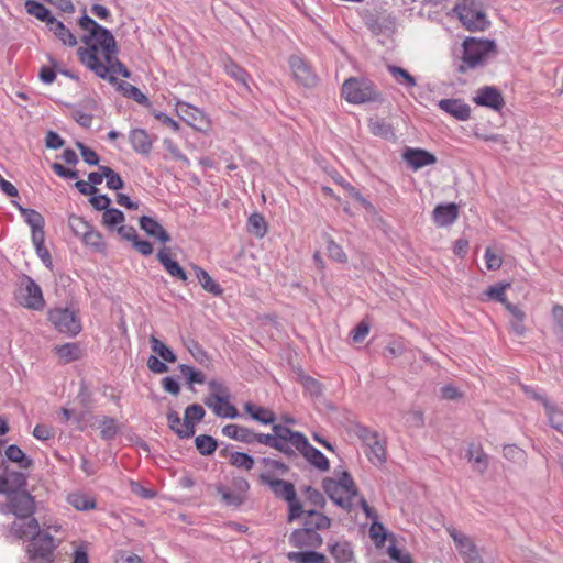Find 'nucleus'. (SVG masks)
<instances>
[{
	"mask_svg": "<svg viewBox=\"0 0 563 563\" xmlns=\"http://www.w3.org/2000/svg\"><path fill=\"white\" fill-rule=\"evenodd\" d=\"M462 46V64L457 67V71L461 74H465L470 69L484 66L487 63L489 55L497 53L496 43L492 40L466 37Z\"/></svg>",
	"mask_w": 563,
	"mask_h": 563,
	"instance_id": "1",
	"label": "nucleus"
},
{
	"mask_svg": "<svg viewBox=\"0 0 563 563\" xmlns=\"http://www.w3.org/2000/svg\"><path fill=\"white\" fill-rule=\"evenodd\" d=\"M258 479L271 488L276 498L287 501L289 508L288 522L298 520L301 517L303 505L297 499L296 488L291 482L274 478L268 473H261Z\"/></svg>",
	"mask_w": 563,
	"mask_h": 563,
	"instance_id": "2",
	"label": "nucleus"
},
{
	"mask_svg": "<svg viewBox=\"0 0 563 563\" xmlns=\"http://www.w3.org/2000/svg\"><path fill=\"white\" fill-rule=\"evenodd\" d=\"M342 95L350 103L382 102L383 97L376 85L366 78L351 77L342 85Z\"/></svg>",
	"mask_w": 563,
	"mask_h": 563,
	"instance_id": "3",
	"label": "nucleus"
},
{
	"mask_svg": "<svg viewBox=\"0 0 563 563\" xmlns=\"http://www.w3.org/2000/svg\"><path fill=\"white\" fill-rule=\"evenodd\" d=\"M273 433H256L252 432V444L257 442L261 444H265L269 448H273L287 457H296V451L290 446L295 430L288 428L287 426L273 423L272 424Z\"/></svg>",
	"mask_w": 563,
	"mask_h": 563,
	"instance_id": "4",
	"label": "nucleus"
},
{
	"mask_svg": "<svg viewBox=\"0 0 563 563\" xmlns=\"http://www.w3.org/2000/svg\"><path fill=\"white\" fill-rule=\"evenodd\" d=\"M78 24L82 30L88 31V34L81 37L86 45L95 41V43L100 45L103 53H117V42L112 33L88 16L85 9L84 15L78 20Z\"/></svg>",
	"mask_w": 563,
	"mask_h": 563,
	"instance_id": "5",
	"label": "nucleus"
},
{
	"mask_svg": "<svg viewBox=\"0 0 563 563\" xmlns=\"http://www.w3.org/2000/svg\"><path fill=\"white\" fill-rule=\"evenodd\" d=\"M57 547L58 543L48 532L33 536L26 545L25 563H54V551Z\"/></svg>",
	"mask_w": 563,
	"mask_h": 563,
	"instance_id": "6",
	"label": "nucleus"
},
{
	"mask_svg": "<svg viewBox=\"0 0 563 563\" xmlns=\"http://www.w3.org/2000/svg\"><path fill=\"white\" fill-rule=\"evenodd\" d=\"M460 21L468 31H484L489 21L477 0H462L454 7Z\"/></svg>",
	"mask_w": 563,
	"mask_h": 563,
	"instance_id": "7",
	"label": "nucleus"
},
{
	"mask_svg": "<svg viewBox=\"0 0 563 563\" xmlns=\"http://www.w3.org/2000/svg\"><path fill=\"white\" fill-rule=\"evenodd\" d=\"M290 446L295 451L297 450L300 452V454L316 468L322 472L330 468L329 460L320 450L309 443L303 433L295 431Z\"/></svg>",
	"mask_w": 563,
	"mask_h": 563,
	"instance_id": "8",
	"label": "nucleus"
},
{
	"mask_svg": "<svg viewBox=\"0 0 563 563\" xmlns=\"http://www.w3.org/2000/svg\"><path fill=\"white\" fill-rule=\"evenodd\" d=\"M18 301L25 308L32 310H42L45 306V300L41 287L35 280L23 275L21 278L20 287L16 292Z\"/></svg>",
	"mask_w": 563,
	"mask_h": 563,
	"instance_id": "9",
	"label": "nucleus"
},
{
	"mask_svg": "<svg viewBox=\"0 0 563 563\" xmlns=\"http://www.w3.org/2000/svg\"><path fill=\"white\" fill-rule=\"evenodd\" d=\"M88 47H79L77 55L82 65L89 68L95 75L101 79L108 80L110 84H117V77L109 75V68L99 59V47L97 43H90Z\"/></svg>",
	"mask_w": 563,
	"mask_h": 563,
	"instance_id": "10",
	"label": "nucleus"
},
{
	"mask_svg": "<svg viewBox=\"0 0 563 563\" xmlns=\"http://www.w3.org/2000/svg\"><path fill=\"white\" fill-rule=\"evenodd\" d=\"M48 320L54 328L69 336H76L81 331V322L76 312L68 308H54L48 312Z\"/></svg>",
	"mask_w": 563,
	"mask_h": 563,
	"instance_id": "11",
	"label": "nucleus"
},
{
	"mask_svg": "<svg viewBox=\"0 0 563 563\" xmlns=\"http://www.w3.org/2000/svg\"><path fill=\"white\" fill-rule=\"evenodd\" d=\"M177 114L183 121L197 131L206 132L210 128V121L205 112L187 102L178 101L176 103Z\"/></svg>",
	"mask_w": 563,
	"mask_h": 563,
	"instance_id": "12",
	"label": "nucleus"
},
{
	"mask_svg": "<svg viewBox=\"0 0 563 563\" xmlns=\"http://www.w3.org/2000/svg\"><path fill=\"white\" fill-rule=\"evenodd\" d=\"M8 507L20 519L30 518L35 511L33 496L26 490H20L9 496Z\"/></svg>",
	"mask_w": 563,
	"mask_h": 563,
	"instance_id": "13",
	"label": "nucleus"
},
{
	"mask_svg": "<svg viewBox=\"0 0 563 563\" xmlns=\"http://www.w3.org/2000/svg\"><path fill=\"white\" fill-rule=\"evenodd\" d=\"M288 542L298 549H319L323 544V538L319 532L301 527L289 534Z\"/></svg>",
	"mask_w": 563,
	"mask_h": 563,
	"instance_id": "14",
	"label": "nucleus"
},
{
	"mask_svg": "<svg viewBox=\"0 0 563 563\" xmlns=\"http://www.w3.org/2000/svg\"><path fill=\"white\" fill-rule=\"evenodd\" d=\"M473 101L477 106L490 108L495 111H500L505 106V100L501 92L494 86H484L479 88Z\"/></svg>",
	"mask_w": 563,
	"mask_h": 563,
	"instance_id": "15",
	"label": "nucleus"
},
{
	"mask_svg": "<svg viewBox=\"0 0 563 563\" xmlns=\"http://www.w3.org/2000/svg\"><path fill=\"white\" fill-rule=\"evenodd\" d=\"M322 488L325 492V494L329 496V498L339 507L345 509L346 511H350L353 506V497H350V495H346V497H343L344 489L340 486V483L336 482V479L332 477H325L322 481Z\"/></svg>",
	"mask_w": 563,
	"mask_h": 563,
	"instance_id": "16",
	"label": "nucleus"
},
{
	"mask_svg": "<svg viewBox=\"0 0 563 563\" xmlns=\"http://www.w3.org/2000/svg\"><path fill=\"white\" fill-rule=\"evenodd\" d=\"M299 519H301L303 528L319 533L320 531L328 530L332 525V519L330 517L316 509H303Z\"/></svg>",
	"mask_w": 563,
	"mask_h": 563,
	"instance_id": "17",
	"label": "nucleus"
},
{
	"mask_svg": "<svg viewBox=\"0 0 563 563\" xmlns=\"http://www.w3.org/2000/svg\"><path fill=\"white\" fill-rule=\"evenodd\" d=\"M289 65L292 70L295 79L306 87H311L316 84L317 78L313 75L309 65L299 56L292 55L289 58Z\"/></svg>",
	"mask_w": 563,
	"mask_h": 563,
	"instance_id": "18",
	"label": "nucleus"
},
{
	"mask_svg": "<svg viewBox=\"0 0 563 563\" xmlns=\"http://www.w3.org/2000/svg\"><path fill=\"white\" fill-rule=\"evenodd\" d=\"M12 203L18 208L21 216L24 218L25 222L31 227L32 230V239L45 236L44 227L45 220L44 217L36 210L25 208L18 203L16 201H12Z\"/></svg>",
	"mask_w": 563,
	"mask_h": 563,
	"instance_id": "19",
	"label": "nucleus"
},
{
	"mask_svg": "<svg viewBox=\"0 0 563 563\" xmlns=\"http://www.w3.org/2000/svg\"><path fill=\"white\" fill-rule=\"evenodd\" d=\"M402 158L413 170L432 165L437 162V157L432 153L422 148L407 147L402 154Z\"/></svg>",
	"mask_w": 563,
	"mask_h": 563,
	"instance_id": "20",
	"label": "nucleus"
},
{
	"mask_svg": "<svg viewBox=\"0 0 563 563\" xmlns=\"http://www.w3.org/2000/svg\"><path fill=\"white\" fill-rule=\"evenodd\" d=\"M206 411L199 404L189 405L185 409V428L179 432L180 439H189L195 434V424L202 421Z\"/></svg>",
	"mask_w": 563,
	"mask_h": 563,
	"instance_id": "21",
	"label": "nucleus"
},
{
	"mask_svg": "<svg viewBox=\"0 0 563 563\" xmlns=\"http://www.w3.org/2000/svg\"><path fill=\"white\" fill-rule=\"evenodd\" d=\"M157 260L164 269L176 279L181 280L183 283H187L188 276L185 269L180 266V264L174 261L170 257V250L166 246H163L157 253Z\"/></svg>",
	"mask_w": 563,
	"mask_h": 563,
	"instance_id": "22",
	"label": "nucleus"
},
{
	"mask_svg": "<svg viewBox=\"0 0 563 563\" xmlns=\"http://www.w3.org/2000/svg\"><path fill=\"white\" fill-rule=\"evenodd\" d=\"M139 224L148 236L158 240L163 244L172 240L170 234L163 228V225L150 216H142L139 219Z\"/></svg>",
	"mask_w": 563,
	"mask_h": 563,
	"instance_id": "23",
	"label": "nucleus"
},
{
	"mask_svg": "<svg viewBox=\"0 0 563 563\" xmlns=\"http://www.w3.org/2000/svg\"><path fill=\"white\" fill-rule=\"evenodd\" d=\"M459 217V207L454 202L440 203L432 211V219L438 227H448Z\"/></svg>",
	"mask_w": 563,
	"mask_h": 563,
	"instance_id": "24",
	"label": "nucleus"
},
{
	"mask_svg": "<svg viewBox=\"0 0 563 563\" xmlns=\"http://www.w3.org/2000/svg\"><path fill=\"white\" fill-rule=\"evenodd\" d=\"M441 110L451 114L457 120L465 121L471 117V108L461 99H442L439 101Z\"/></svg>",
	"mask_w": 563,
	"mask_h": 563,
	"instance_id": "25",
	"label": "nucleus"
},
{
	"mask_svg": "<svg viewBox=\"0 0 563 563\" xmlns=\"http://www.w3.org/2000/svg\"><path fill=\"white\" fill-rule=\"evenodd\" d=\"M27 522L14 521L11 525L10 532L16 539L33 538V536L42 534L44 531L41 530L38 521L34 517L26 518Z\"/></svg>",
	"mask_w": 563,
	"mask_h": 563,
	"instance_id": "26",
	"label": "nucleus"
},
{
	"mask_svg": "<svg viewBox=\"0 0 563 563\" xmlns=\"http://www.w3.org/2000/svg\"><path fill=\"white\" fill-rule=\"evenodd\" d=\"M133 150L142 155H148L153 147V141L144 129H133L129 135Z\"/></svg>",
	"mask_w": 563,
	"mask_h": 563,
	"instance_id": "27",
	"label": "nucleus"
},
{
	"mask_svg": "<svg viewBox=\"0 0 563 563\" xmlns=\"http://www.w3.org/2000/svg\"><path fill=\"white\" fill-rule=\"evenodd\" d=\"M505 309L510 313L509 327L511 331L519 338L525 336L528 331L525 325L526 312L514 303H508Z\"/></svg>",
	"mask_w": 563,
	"mask_h": 563,
	"instance_id": "28",
	"label": "nucleus"
},
{
	"mask_svg": "<svg viewBox=\"0 0 563 563\" xmlns=\"http://www.w3.org/2000/svg\"><path fill=\"white\" fill-rule=\"evenodd\" d=\"M365 24L373 34L380 35V34H385L386 32H389L394 29L395 18L391 16L390 14H388V15L371 14L369 16L366 18Z\"/></svg>",
	"mask_w": 563,
	"mask_h": 563,
	"instance_id": "29",
	"label": "nucleus"
},
{
	"mask_svg": "<svg viewBox=\"0 0 563 563\" xmlns=\"http://www.w3.org/2000/svg\"><path fill=\"white\" fill-rule=\"evenodd\" d=\"M448 532L453 539L460 554L464 558V561L466 558H471L478 552L475 543L466 534L459 532L455 529H448Z\"/></svg>",
	"mask_w": 563,
	"mask_h": 563,
	"instance_id": "30",
	"label": "nucleus"
},
{
	"mask_svg": "<svg viewBox=\"0 0 563 563\" xmlns=\"http://www.w3.org/2000/svg\"><path fill=\"white\" fill-rule=\"evenodd\" d=\"M302 551H291L287 553V559L292 563H328L324 554L316 549H301Z\"/></svg>",
	"mask_w": 563,
	"mask_h": 563,
	"instance_id": "31",
	"label": "nucleus"
},
{
	"mask_svg": "<svg viewBox=\"0 0 563 563\" xmlns=\"http://www.w3.org/2000/svg\"><path fill=\"white\" fill-rule=\"evenodd\" d=\"M244 410L253 420L263 424H273L276 421V415L274 411L262 406H257L253 402H245Z\"/></svg>",
	"mask_w": 563,
	"mask_h": 563,
	"instance_id": "32",
	"label": "nucleus"
},
{
	"mask_svg": "<svg viewBox=\"0 0 563 563\" xmlns=\"http://www.w3.org/2000/svg\"><path fill=\"white\" fill-rule=\"evenodd\" d=\"M196 277L201 287L213 296H221L223 288L209 275V273L198 265H192Z\"/></svg>",
	"mask_w": 563,
	"mask_h": 563,
	"instance_id": "33",
	"label": "nucleus"
},
{
	"mask_svg": "<svg viewBox=\"0 0 563 563\" xmlns=\"http://www.w3.org/2000/svg\"><path fill=\"white\" fill-rule=\"evenodd\" d=\"M117 89L126 98L133 99L139 104L144 107H151L152 103L148 98L135 86L129 84L128 81H119L117 79Z\"/></svg>",
	"mask_w": 563,
	"mask_h": 563,
	"instance_id": "34",
	"label": "nucleus"
},
{
	"mask_svg": "<svg viewBox=\"0 0 563 563\" xmlns=\"http://www.w3.org/2000/svg\"><path fill=\"white\" fill-rule=\"evenodd\" d=\"M252 432L253 430L234 423L227 424L222 428L223 435L246 444H252Z\"/></svg>",
	"mask_w": 563,
	"mask_h": 563,
	"instance_id": "35",
	"label": "nucleus"
},
{
	"mask_svg": "<svg viewBox=\"0 0 563 563\" xmlns=\"http://www.w3.org/2000/svg\"><path fill=\"white\" fill-rule=\"evenodd\" d=\"M230 398H225V401L213 402L211 399H205V405L213 411V413L221 418L234 419L240 416L238 409L230 404Z\"/></svg>",
	"mask_w": 563,
	"mask_h": 563,
	"instance_id": "36",
	"label": "nucleus"
},
{
	"mask_svg": "<svg viewBox=\"0 0 563 563\" xmlns=\"http://www.w3.org/2000/svg\"><path fill=\"white\" fill-rule=\"evenodd\" d=\"M366 448L365 454L373 464L383 465L386 462V450L384 443L379 440V435L367 443Z\"/></svg>",
	"mask_w": 563,
	"mask_h": 563,
	"instance_id": "37",
	"label": "nucleus"
},
{
	"mask_svg": "<svg viewBox=\"0 0 563 563\" xmlns=\"http://www.w3.org/2000/svg\"><path fill=\"white\" fill-rule=\"evenodd\" d=\"M466 457L468 462L474 464V470L479 474L485 473L488 467V455L481 449L471 444L467 450Z\"/></svg>",
	"mask_w": 563,
	"mask_h": 563,
	"instance_id": "38",
	"label": "nucleus"
},
{
	"mask_svg": "<svg viewBox=\"0 0 563 563\" xmlns=\"http://www.w3.org/2000/svg\"><path fill=\"white\" fill-rule=\"evenodd\" d=\"M24 7L30 15L35 16L37 20L42 22H46L47 25H49L55 20L51 11L41 2H37L35 0H26Z\"/></svg>",
	"mask_w": 563,
	"mask_h": 563,
	"instance_id": "39",
	"label": "nucleus"
},
{
	"mask_svg": "<svg viewBox=\"0 0 563 563\" xmlns=\"http://www.w3.org/2000/svg\"><path fill=\"white\" fill-rule=\"evenodd\" d=\"M49 31L54 33V35L64 44L68 46H75L77 44V40L71 31L58 20H54L49 25Z\"/></svg>",
	"mask_w": 563,
	"mask_h": 563,
	"instance_id": "40",
	"label": "nucleus"
},
{
	"mask_svg": "<svg viewBox=\"0 0 563 563\" xmlns=\"http://www.w3.org/2000/svg\"><path fill=\"white\" fill-rule=\"evenodd\" d=\"M329 551L339 563H347L353 559V550L349 542H334L329 544Z\"/></svg>",
	"mask_w": 563,
	"mask_h": 563,
	"instance_id": "41",
	"label": "nucleus"
},
{
	"mask_svg": "<svg viewBox=\"0 0 563 563\" xmlns=\"http://www.w3.org/2000/svg\"><path fill=\"white\" fill-rule=\"evenodd\" d=\"M5 456L9 461L16 463L21 468H30L33 466V460L27 457L16 444H11L5 449Z\"/></svg>",
	"mask_w": 563,
	"mask_h": 563,
	"instance_id": "42",
	"label": "nucleus"
},
{
	"mask_svg": "<svg viewBox=\"0 0 563 563\" xmlns=\"http://www.w3.org/2000/svg\"><path fill=\"white\" fill-rule=\"evenodd\" d=\"M55 352L64 363L77 361L81 356V349L78 343H65L56 346Z\"/></svg>",
	"mask_w": 563,
	"mask_h": 563,
	"instance_id": "43",
	"label": "nucleus"
},
{
	"mask_svg": "<svg viewBox=\"0 0 563 563\" xmlns=\"http://www.w3.org/2000/svg\"><path fill=\"white\" fill-rule=\"evenodd\" d=\"M247 231L256 238H263L267 232V222L262 213L254 212L247 219Z\"/></svg>",
	"mask_w": 563,
	"mask_h": 563,
	"instance_id": "44",
	"label": "nucleus"
},
{
	"mask_svg": "<svg viewBox=\"0 0 563 563\" xmlns=\"http://www.w3.org/2000/svg\"><path fill=\"white\" fill-rule=\"evenodd\" d=\"M81 242L91 247L95 252L106 253L107 243L103 240V235L93 229V227L87 232V234L81 239Z\"/></svg>",
	"mask_w": 563,
	"mask_h": 563,
	"instance_id": "45",
	"label": "nucleus"
},
{
	"mask_svg": "<svg viewBox=\"0 0 563 563\" xmlns=\"http://www.w3.org/2000/svg\"><path fill=\"white\" fill-rule=\"evenodd\" d=\"M195 445L201 455L208 456L217 450L218 441L211 435L200 434L195 438Z\"/></svg>",
	"mask_w": 563,
	"mask_h": 563,
	"instance_id": "46",
	"label": "nucleus"
},
{
	"mask_svg": "<svg viewBox=\"0 0 563 563\" xmlns=\"http://www.w3.org/2000/svg\"><path fill=\"white\" fill-rule=\"evenodd\" d=\"M150 343L152 351L158 354L165 362L175 363L177 361L176 354L156 336L152 335Z\"/></svg>",
	"mask_w": 563,
	"mask_h": 563,
	"instance_id": "47",
	"label": "nucleus"
},
{
	"mask_svg": "<svg viewBox=\"0 0 563 563\" xmlns=\"http://www.w3.org/2000/svg\"><path fill=\"white\" fill-rule=\"evenodd\" d=\"M387 70L398 84L405 85L406 87L417 86L415 77L406 69L396 65H387Z\"/></svg>",
	"mask_w": 563,
	"mask_h": 563,
	"instance_id": "48",
	"label": "nucleus"
},
{
	"mask_svg": "<svg viewBox=\"0 0 563 563\" xmlns=\"http://www.w3.org/2000/svg\"><path fill=\"white\" fill-rule=\"evenodd\" d=\"M545 413L550 426L563 434V411L553 404H545Z\"/></svg>",
	"mask_w": 563,
	"mask_h": 563,
	"instance_id": "49",
	"label": "nucleus"
},
{
	"mask_svg": "<svg viewBox=\"0 0 563 563\" xmlns=\"http://www.w3.org/2000/svg\"><path fill=\"white\" fill-rule=\"evenodd\" d=\"M224 69L225 73L232 77L238 82H241L243 86H247V78L249 74L247 71L239 66L236 63H234L232 59H228L224 63Z\"/></svg>",
	"mask_w": 563,
	"mask_h": 563,
	"instance_id": "50",
	"label": "nucleus"
},
{
	"mask_svg": "<svg viewBox=\"0 0 563 563\" xmlns=\"http://www.w3.org/2000/svg\"><path fill=\"white\" fill-rule=\"evenodd\" d=\"M68 225L71 232L78 236L80 240L87 234V232L92 228V225L87 222L84 218L71 214L68 218Z\"/></svg>",
	"mask_w": 563,
	"mask_h": 563,
	"instance_id": "51",
	"label": "nucleus"
},
{
	"mask_svg": "<svg viewBox=\"0 0 563 563\" xmlns=\"http://www.w3.org/2000/svg\"><path fill=\"white\" fill-rule=\"evenodd\" d=\"M210 395L206 399H211L213 402L225 401V398H230V394L227 387L222 383L212 379L208 383Z\"/></svg>",
	"mask_w": 563,
	"mask_h": 563,
	"instance_id": "52",
	"label": "nucleus"
},
{
	"mask_svg": "<svg viewBox=\"0 0 563 563\" xmlns=\"http://www.w3.org/2000/svg\"><path fill=\"white\" fill-rule=\"evenodd\" d=\"M509 287V283H498L489 286L488 289L486 290V295L489 297V299L500 302L506 308L508 303H511L505 296V290Z\"/></svg>",
	"mask_w": 563,
	"mask_h": 563,
	"instance_id": "53",
	"label": "nucleus"
},
{
	"mask_svg": "<svg viewBox=\"0 0 563 563\" xmlns=\"http://www.w3.org/2000/svg\"><path fill=\"white\" fill-rule=\"evenodd\" d=\"M371 132L376 136L384 139L394 137L393 126L383 119L372 120L368 124Z\"/></svg>",
	"mask_w": 563,
	"mask_h": 563,
	"instance_id": "54",
	"label": "nucleus"
},
{
	"mask_svg": "<svg viewBox=\"0 0 563 563\" xmlns=\"http://www.w3.org/2000/svg\"><path fill=\"white\" fill-rule=\"evenodd\" d=\"M254 459L244 452H232L230 453V464L245 471H251L254 466Z\"/></svg>",
	"mask_w": 563,
	"mask_h": 563,
	"instance_id": "55",
	"label": "nucleus"
},
{
	"mask_svg": "<svg viewBox=\"0 0 563 563\" xmlns=\"http://www.w3.org/2000/svg\"><path fill=\"white\" fill-rule=\"evenodd\" d=\"M217 493L221 496L222 501L227 506L240 507L244 501V497L242 495L231 492L222 485L217 487Z\"/></svg>",
	"mask_w": 563,
	"mask_h": 563,
	"instance_id": "56",
	"label": "nucleus"
},
{
	"mask_svg": "<svg viewBox=\"0 0 563 563\" xmlns=\"http://www.w3.org/2000/svg\"><path fill=\"white\" fill-rule=\"evenodd\" d=\"M338 184H340L343 189L347 192L349 196L354 198L362 207H364L366 210H373V205L350 183L345 181L342 177L340 180H338Z\"/></svg>",
	"mask_w": 563,
	"mask_h": 563,
	"instance_id": "57",
	"label": "nucleus"
},
{
	"mask_svg": "<svg viewBox=\"0 0 563 563\" xmlns=\"http://www.w3.org/2000/svg\"><path fill=\"white\" fill-rule=\"evenodd\" d=\"M118 433L115 419L111 417H102L100 420V437L103 440H112Z\"/></svg>",
	"mask_w": 563,
	"mask_h": 563,
	"instance_id": "58",
	"label": "nucleus"
},
{
	"mask_svg": "<svg viewBox=\"0 0 563 563\" xmlns=\"http://www.w3.org/2000/svg\"><path fill=\"white\" fill-rule=\"evenodd\" d=\"M124 220V213L120 209L109 207L103 211L102 223L107 227L121 224Z\"/></svg>",
	"mask_w": 563,
	"mask_h": 563,
	"instance_id": "59",
	"label": "nucleus"
},
{
	"mask_svg": "<svg viewBox=\"0 0 563 563\" xmlns=\"http://www.w3.org/2000/svg\"><path fill=\"white\" fill-rule=\"evenodd\" d=\"M44 241H45V236L32 239V242L35 246L37 256L41 258V261L47 268L52 269V267H53L52 256H51V253L47 250V247L44 245Z\"/></svg>",
	"mask_w": 563,
	"mask_h": 563,
	"instance_id": "60",
	"label": "nucleus"
},
{
	"mask_svg": "<svg viewBox=\"0 0 563 563\" xmlns=\"http://www.w3.org/2000/svg\"><path fill=\"white\" fill-rule=\"evenodd\" d=\"M258 462L260 464L267 468L266 473H268L271 476H273L274 472H277L280 475H285L289 471L288 465L278 460H274L271 457H262L260 459Z\"/></svg>",
	"mask_w": 563,
	"mask_h": 563,
	"instance_id": "61",
	"label": "nucleus"
},
{
	"mask_svg": "<svg viewBox=\"0 0 563 563\" xmlns=\"http://www.w3.org/2000/svg\"><path fill=\"white\" fill-rule=\"evenodd\" d=\"M68 501L78 510H89L96 507L95 500L84 494H71Z\"/></svg>",
	"mask_w": 563,
	"mask_h": 563,
	"instance_id": "62",
	"label": "nucleus"
},
{
	"mask_svg": "<svg viewBox=\"0 0 563 563\" xmlns=\"http://www.w3.org/2000/svg\"><path fill=\"white\" fill-rule=\"evenodd\" d=\"M180 373L187 377L188 383L191 384H203L206 380V376L202 372L194 368L190 365L180 364L179 365Z\"/></svg>",
	"mask_w": 563,
	"mask_h": 563,
	"instance_id": "63",
	"label": "nucleus"
},
{
	"mask_svg": "<svg viewBox=\"0 0 563 563\" xmlns=\"http://www.w3.org/2000/svg\"><path fill=\"white\" fill-rule=\"evenodd\" d=\"M327 251L331 260L342 264L347 263V255L334 240L328 239Z\"/></svg>",
	"mask_w": 563,
	"mask_h": 563,
	"instance_id": "64",
	"label": "nucleus"
}]
</instances>
